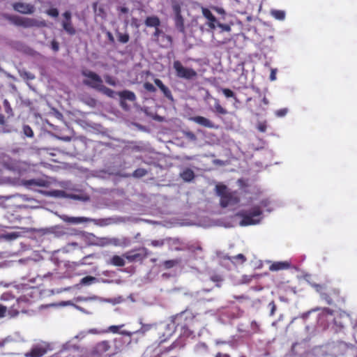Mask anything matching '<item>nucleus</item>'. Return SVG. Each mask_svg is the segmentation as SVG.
<instances>
[{"instance_id":"6e6552de","label":"nucleus","mask_w":357,"mask_h":357,"mask_svg":"<svg viewBox=\"0 0 357 357\" xmlns=\"http://www.w3.org/2000/svg\"><path fill=\"white\" fill-rule=\"evenodd\" d=\"M149 255L148 250L144 247H142L126 252L123 255V257L129 262L142 261Z\"/></svg>"},{"instance_id":"39448f33","label":"nucleus","mask_w":357,"mask_h":357,"mask_svg":"<svg viewBox=\"0 0 357 357\" xmlns=\"http://www.w3.org/2000/svg\"><path fill=\"white\" fill-rule=\"evenodd\" d=\"M173 68L177 77L186 80L194 79L197 77V73L192 68H187L183 66L181 62L176 60L173 63Z\"/></svg>"},{"instance_id":"bf43d9fd","label":"nucleus","mask_w":357,"mask_h":357,"mask_svg":"<svg viewBox=\"0 0 357 357\" xmlns=\"http://www.w3.org/2000/svg\"><path fill=\"white\" fill-rule=\"evenodd\" d=\"M270 79L271 80H275V73L274 70L271 71V75H270Z\"/></svg>"},{"instance_id":"58836bf2","label":"nucleus","mask_w":357,"mask_h":357,"mask_svg":"<svg viewBox=\"0 0 357 357\" xmlns=\"http://www.w3.org/2000/svg\"><path fill=\"white\" fill-rule=\"evenodd\" d=\"M216 26L221 29L222 31L230 32L231 30V26L227 24H222L220 22H217Z\"/></svg>"},{"instance_id":"a19ab883","label":"nucleus","mask_w":357,"mask_h":357,"mask_svg":"<svg viewBox=\"0 0 357 357\" xmlns=\"http://www.w3.org/2000/svg\"><path fill=\"white\" fill-rule=\"evenodd\" d=\"M46 13L52 17H57L59 16V10L57 8H55L48 9L46 11Z\"/></svg>"},{"instance_id":"f03ea898","label":"nucleus","mask_w":357,"mask_h":357,"mask_svg":"<svg viewBox=\"0 0 357 357\" xmlns=\"http://www.w3.org/2000/svg\"><path fill=\"white\" fill-rule=\"evenodd\" d=\"M197 321L196 314L190 309H185L172 318V323L176 330L188 329Z\"/></svg>"},{"instance_id":"9d476101","label":"nucleus","mask_w":357,"mask_h":357,"mask_svg":"<svg viewBox=\"0 0 357 357\" xmlns=\"http://www.w3.org/2000/svg\"><path fill=\"white\" fill-rule=\"evenodd\" d=\"M322 299L330 305H335L336 303H339L342 300L340 296V291L337 289H332L328 292L322 294Z\"/></svg>"},{"instance_id":"1a4fd4ad","label":"nucleus","mask_w":357,"mask_h":357,"mask_svg":"<svg viewBox=\"0 0 357 357\" xmlns=\"http://www.w3.org/2000/svg\"><path fill=\"white\" fill-rule=\"evenodd\" d=\"M172 10L174 14V24L177 30L182 33H185L184 19L181 15V8L178 3L172 4Z\"/></svg>"},{"instance_id":"8fccbe9b","label":"nucleus","mask_w":357,"mask_h":357,"mask_svg":"<svg viewBox=\"0 0 357 357\" xmlns=\"http://www.w3.org/2000/svg\"><path fill=\"white\" fill-rule=\"evenodd\" d=\"M121 326H111L108 328V331L113 333H117L119 332V330Z\"/></svg>"},{"instance_id":"dca6fc26","label":"nucleus","mask_w":357,"mask_h":357,"mask_svg":"<svg viewBox=\"0 0 357 357\" xmlns=\"http://www.w3.org/2000/svg\"><path fill=\"white\" fill-rule=\"evenodd\" d=\"M111 345L109 342L107 340H104L98 342L96 345L93 352L94 354L100 356L109 351Z\"/></svg>"},{"instance_id":"5701e85b","label":"nucleus","mask_w":357,"mask_h":357,"mask_svg":"<svg viewBox=\"0 0 357 357\" xmlns=\"http://www.w3.org/2000/svg\"><path fill=\"white\" fill-rule=\"evenodd\" d=\"M224 259L229 260L233 264H243L246 261V257L243 254H238L237 255L230 257L229 255H225L223 257Z\"/></svg>"},{"instance_id":"ddd939ff","label":"nucleus","mask_w":357,"mask_h":357,"mask_svg":"<svg viewBox=\"0 0 357 357\" xmlns=\"http://www.w3.org/2000/svg\"><path fill=\"white\" fill-rule=\"evenodd\" d=\"M189 120L204 128H217L213 121L202 116H192L189 118Z\"/></svg>"},{"instance_id":"052dcab7","label":"nucleus","mask_w":357,"mask_h":357,"mask_svg":"<svg viewBox=\"0 0 357 357\" xmlns=\"http://www.w3.org/2000/svg\"><path fill=\"white\" fill-rule=\"evenodd\" d=\"M120 10L123 13H127L128 12V8L126 7H121Z\"/></svg>"},{"instance_id":"a211bd4d","label":"nucleus","mask_w":357,"mask_h":357,"mask_svg":"<svg viewBox=\"0 0 357 357\" xmlns=\"http://www.w3.org/2000/svg\"><path fill=\"white\" fill-rule=\"evenodd\" d=\"M119 96L121 99V105L123 106L125 100H128L130 101H135L136 100L135 94L130 91L124 90L118 93Z\"/></svg>"},{"instance_id":"aec40b11","label":"nucleus","mask_w":357,"mask_h":357,"mask_svg":"<svg viewBox=\"0 0 357 357\" xmlns=\"http://www.w3.org/2000/svg\"><path fill=\"white\" fill-rule=\"evenodd\" d=\"M144 24L147 27L157 28L160 26V20L156 15L148 16L144 20Z\"/></svg>"},{"instance_id":"4c0bfd02","label":"nucleus","mask_w":357,"mask_h":357,"mask_svg":"<svg viewBox=\"0 0 357 357\" xmlns=\"http://www.w3.org/2000/svg\"><path fill=\"white\" fill-rule=\"evenodd\" d=\"M312 287L316 290V291H317L318 293L320 294L321 298H322V294L326 293L324 291L326 289L325 287L322 284H315V283L312 284Z\"/></svg>"},{"instance_id":"e433bc0d","label":"nucleus","mask_w":357,"mask_h":357,"mask_svg":"<svg viewBox=\"0 0 357 357\" xmlns=\"http://www.w3.org/2000/svg\"><path fill=\"white\" fill-rule=\"evenodd\" d=\"M23 132L24 135H26L28 137H33V131L32 128L28 125H24L23 126Z\"/></svg>"},{"instance_id":"b1692460","label":"nucleus","mask_w":357,"mask_h":357,"mask_svg":"<svg viewBox=\"0 0 357 357\" xmlns=\"http://www.w3.org/2000/svg\"><path fill=\"white\" fill-rule=\"evenodd\" d=\"M172 43L173 40L172 36L165 33L160 38L159 44L162 47H167L168 46H170Z\"/></svg>"},{"instance_id":"2f4dec72","label":"nucleus","mask_w":357,"mask_h":357,"mask_svg":"<svg viewBox=\"0 0 357 357\" xmlns=\"http://www.w3.org/2000/svg\"><path fill=\"white\" fill-rule=\"evenodd\" d=\"M273 17L279 20H283L285 17V13L281 10H273L271 11Z\"/></svg>"},{"instance_id":"4be33fe9","label":"nucleus","mask_w":357,"mask_h":357,"mask_svg":"<svg viewBox=\"0 0 357 357\" xmlns=\"http://www.w3.org/2000/svg\"><path fill=\"white\" fill-rule=\"evenodd\" d=\"M180 177L185 182H190L195 178V175L191 169L185 168L180 173Z\"/></svg>"},{"instance_id":"de8ad7c7","label":"nucleus","mask_w":357,"mask_h":357,"mask_svg":"<svg viewBox=\"0 0 357 357\" xmlns=\"http://www.w3.org/2000/svg\"><path fill=\"white\" fill-rule=\"evenodd\" d=\"M266 128H267V125H266V122H265V121L259 123L257 126L258 130L261 132H265L266 131Z\"/></svg>"},{"instance_id":"2eb2a0df","label":"nucleus","mask_w":357,"mask_h":357,"mask_svg":"<svg viewBox=\"0 0 357 357\" xmlns=\"http://www.w3.org/2000/svg\"><path fill=\"white\" fill-rule=\"evenodd\" d=\"M202 13L203 16L208 20L207 26L211 29H215L216 28V24L218 21L216 17L213 15L211 10L207 8H202Z\"/></svg>"},{"instance_id":"7ed1b4c3","label":"nucleus","mask_w":357,"mask_h":357,"mask_svg":"<svg viewBox=\"0 0 357 357\" xmlns=\"http://www.w3.org/2000/svg\"><path fill=\"white\" fill-rule=\"evenodd\" d=\"M262 210L259 206H253L250 211H243L239 213L241 217V225L248 226L257 224L261 219Z\"/></svg>"},{"instance_id":"c756f323","label":"nucleus","mask_w":357,"mask_h":357,"mask_svg":"<svg viewBox=\"0 0 357 357\" xmlns=\"http://www.w3.org/2000/svg\"><path fill=\"white\" fill-rule=\"evenodd\" d=\"M181 260L180 259H170V260H166L163 262V266L166 269H169L173 268L174 266L178 265L180 264Z\"/></svg>"},{"instance_id":"338daca9","label":"nucleus","mask_w":357,"mask_h":357,"mask_svg":"<svg viewBox=\"0 0 357 357\" xmlns=\"http://www.w3.org/2000/svg\"><path fill=\"white\" fill-rule=\"evenodd\" d=\"M114 355V353H113V354H107V356L108 357H112V356H113Z\"/></svg>"},{"instance_id":"c03bdc74","label":"nucleus","mask_w":357,"mask_h":357,"mask_svg":"<svg viewBox=\"0 0 357 357\" xmlns=\"http://www.w3.org/2000/svg\"><path fill=\"white\" fill-rule=\"evenodd\" d=\"M151 244L153 247H162L165 244V242H164V240H162V239L153 240L151 242Z\"/></svg>"},{"instance_id":"473e14b6","label":"nucleus","mask_w":357,"mask_h":357,"mask_svg":"<svg viewBox=\"0 0 357 357\" xmlns=\"http://www.w3.org/2000/svg\"><path fill=\"white\" fill-rule=\"evenodd\" d=\"M148 172L144 168H138L132 173V176L135 178H142L147 174Z\"/></svg>"},{"instance_id":"a878e982","label":"nucleus","mask_w":357,"mask_h":357,"mask_svg":"<svg viewBox=\"0 0 357 357\" xmlns=\"http://www.w3.org/2000/svg\"><path fill=\"white\" fill-rule=\"evenodd\" d=\"M109 264H111L113 266H125V261L123 257L119 256V255H114L109 261Z\"/></svg>"},{"instance_id":"603ef678","label":"nucleus","mask_w":357,"mask_h":357,"mask_svg":"<svg viewBox=\"0 0 357 357\" xmlns=\"http://www.w3.org/2000/svg\"><path fill=\"white\" fill-rule=\"evenodd\" d=\"M269 306L271 307V315H273L276 310V305L275 303L272 301L269 303Z\"/></svg>"},{"instance_id":"4d7b16f0","label":"nucleus","mask_w":357,"mask_h":357,"mask_svg":"<svg viewBox=\"0 0 357 357\" xmlns=\"http://www.w3.org/2000/svg\"><path fill=\"white\" fill-rule=\"evenodd\" d=\"M213 9L219 14H225V10L222 8L214 7Z\"/></svg>"},{"instance_id":"680f3d73","label":"nucleus","mask_w":357,"mask_h":357,"mask_svg":"<svg viewBox=\"0 0 357 357\" xmlns=\"http://www.w3.org/2000/svg\"><path fill=\"white\" fill-rule=\"evenodd\" d=\"M60 139H61L62 140L66 141V142H69L71 140L70 137H61Z\"/></svg>"},{"instance_id":"ea45409f","label":"nucleus","mask_w":357,"mask_h":357,"mask_svg":"<svg viewBox=\"0 0 357 357\" xmlns=\"http://www.w3.org/2000/svg\"><path fill=\"white\" fill-rule=\"evenodd\" d=\"M104 78L107 84L113 86H115L116 85V82L115 79L112 77L111 75H105Z\"/></svg>"},{"instance_id":"f257e3e1","label":"nucleus","mask_w":357,"mask_h":357,"mask_svg":"<svg viewBox=\"0 0 357 357\" xmlns=\"http://www.w3.org/2000/svg\"><path fill=\"white\" fill-rule=\"evenodd\" d=\"M215 191L220 197V206L222 208L234 206L241 202L240 193L236 190H231L225 185H217Z\"/></svg>"},{"instance_id":"864d4df0","label":"nucleus","mask_w":357,"mask_h":357,"mask_svg":"<svg viewBox=\"0 0 357 357\" xmlns=\"http://www.w3.org/2000/svg\"><path fill=\"white\" fill-rule=\"evenodd\" d=\"M251 327L253 330H255V331H258L259 329V324L257 323V321H252V323H251Z\"/></svg>"},{"instance_id":"7c9ffc66","label":"nucleus","mask_w":357,"mask_h":357,"mask_svg":"<svg viewBox=\"0 0 357 357\" xmlns=\"http://www.w3.org/2000/svg\"><path fill=\"white\" fill-rule=\"evenodd\" d=\"M116 36L118 41L123 44L127 43L130 40V36L127 33L118 32Z\"/></svg>"},{"instance_id":"c85d7f7f","label":"nucleus","mask_w":357,"mask_h":357,"mask_svg":"<svg viewBox=\"0 0 357 357\" xmlns=\"http://www.w3.org/2000/svg\"><path fill=\"white\" fill-rule=\"evenodd\" d=\"M99 92L102 93V94L107 96L109 98H114L115 92L112 89L105 86L104 84L101 86Z\"/></svg>"},{"instance_id":"393cba45","label":"nucleus","mask_w":357,"mask_h":357,"mask_svg":"<svg viewBox=\"0 0 357 357\" xmlns=\"http://www.w3.org/2000/svg\"><path fill=\"white\" fill-rule=\"evenodd\" d=\"M214 100H215L214 112H215L218 114H221V115L227 114H228L227 110L220 105V100L217 98H215Z\"/></svg>"},{"instance_id":"412c9836","label":"nucleus","mask_w":357,"mask_h":357,"mask_svg":"<svg viewBox=\"0 0 357 357\" xmlns=\"http://www.w3.org/2000/svg\"><path fill=\"white\" fill-rule=\"evenodd\" d=\"M291 266V264L288 261H277L273 263L270 267L269 270L271 271H278L280 270L288 269Z\"/></svg>"},{"instance_id":"13d9d810","label":"nucleus","mask_w":357,"mask_h":357,"mask_svg":"<svg viewBox=\"0 0 357 357\" xmlns=\"http://www.w3.org/2000/svg\"><path fill=\"white\" fill-rule=\"evenodd\" d=\"M138 20L136 18L132 19V25L135 26L136 28H138L139 26V24L137 23Z\"/></svg>"},{"instance_id":"f8f14e48","label":"nucleus","mask_w":357,"mask_h":357,"mask_svg":"<svg viewBox=\"0 0 357 357\" xmlns=\"http://www.w3.org/2000/svg\"><path fill=\"white\" fill-rule=\"evenodd\" d=\"M13 9L22 14H32L35 12V7L30 3L17 2L13 5Z\"/></svg>"},{"instance_id":"49530a36","label":"nucleus","mask_w":357,"mask_h":357,"mask_svg":"<svg viewBox=\"0 0 357 357\" xmlns=\"http://www.w3.org/2000/svg\"><path fill=\"white\" fill-rule=\"evenodd\" d=\"M185 136L191 141H195L197 140V136L195 133H193L191 131H188L185 132Z\"/></svg>"},{"instance_id":"cd10ccee","label":"nucleus","mask_w":357,"mask_h":357,"mask_svg":"<svg viewBox=\"0 0 357 357\" xmlns=\"http://www.w3.org/2000/svg\"><path fill=\"white\" fill-rule=\"evenodd\" d=\"M165 33V32L160 29V26L155 28V31L152 34L153 40L156 43H160V38Z\"/></svg>"},{"instance_id":"4468645a","label":"nucleus","mask_w":357,"mask_h":357,"mask_svg":"<svg viewBox=\"0 0 357 357\" xmlns=\"http://www.w3.org/2000/svg\"><path fill=\"white\" fill-rule=\"evenodd\" d=\"M47 347L43 345L34 346L29 352L24 354L25 357H42L47 352Z\"/></svg>"},{"instance_id":"5fc2aeb1","label":"nucleus","mask_w":357,"mask_h":357,"mask_svg":"<svg viewBox=\"0 0 357 357\" xmlns=\"http://www.w3.org/2000/svg\"><path fill=\"white\" fill-rule=\"evenodd\" d=\"M214 357H231L229 354L218 352Z\"/></svg>"},{"instance_id":"bb28decb","label":"nucleus","mask_w":357,"mask_h":357,"mask_svg":"<svg viewBox=\"0 0 357 357\" xmlns=\"http://www.w3.org/2000/svg\"><path fill=\"white\" fill-rule=\"evenodd\" d=\"M220 91L223 93V95L227 98H232L235 100L236 102H238V98L235 94V93L228 88H220Z\"/></svg>"},{"instance_id":"0e129e2a","label":"nucleus","mask_w":357,"mask_h":357,"mask_svg":"<svg viewBox=\"0 0 357 357\" xmlns=\"http://www.w3.org/2000/svg\"><path fill=\"white\" fill-rule=\"evenodd\" d=\"M263 102L265 105H267L268 103V101L266 97L263 98Z\"/></svg>"},{"instance_id":"423d86ee","label":"nucleus","mask_w":357,"mask_h":357,"mask_svg":"<svg viewBox=\"0 0 357 357\" xmlns=\"http://www.w3.org/2000/svg\"><path fill=\"white\" fill-rule=\"evenodd\" d=\"M82 75L85 77L83 84L91 89L98 91L103 85V81L100 76L91 70H82Z\"/></svg>"},{"instance_id":"3c124183","label":"nucleus","mask_w":357,"mask_h":357,"mask_svg":"<svg viewBox=\"0 0 357 357\" xmlns=\"http://www.w3.org/2000/svg\"><path fill=\"white\" fill-rule=\"evenodd\" d=\"M151 328V325H143L142 326V328L139 329V332L142 333H145L146 331H148L149 330H150Z\"/></svg>"},{"instance_id":"f704fd0d","label":"nucleus","mask_w":357,"mask_h":357,"mask_svg":"<svg viewBox=\"0 0 357 357\" xmlns=\"http://www.w3.org/2000/svg\"><path fill=\"white\" fill-rule=\"evenodd\" d=\"M210 280L214 282H216L217 287H220V285L218 283L223 281V277L220 274L213 273L210 276Z\"/></svg>"},{"instance_id":"6e6d98bb","label":"nucleus","mask_w":357,"mask_h":357,"mask_svg":"<svg viewBox=\"0 0 357 357\" xmlns=\"http://www.w3.org/2000/svg\"><path fill=\"white\" fill-rule=\"evenodd\" d=\"M107 36L108 40H109L110 43H114V38L111 32L108 31L107 33Z\"/></svg>"},{"instance_id":"09e8293b","label":"nucleus","mask_w":357,"mask_h":357,"mask_svg":"<svg viewBox=\"0 0 357 357\" xmlns=\"http://www.w3.org/2000/svg\"><path fill=\"white\" fill-rule=\"evenodd\" d=\"M51 47H52V49L54 51V52H58L59 50V43L56 40H52V43H51Z\"/></svg>"},{"instance_id":"774afa93","label":"nucleus","mask_w":357,"mask_h":357,"mask_svg":"<svg viewBox=\"0 0 357 357\" xmlns=\"http://www.w3.org/2000/svg\"><path fill=\"white\" fill-rule=\"evenodd\" d=\"M99 10H100V12H103V9L102 8H100Z\"/></svg>"},{"instance_id":"79ce46f5","label":"nucleus","mask_w":357,"mask_h":357,"mask_svg":"<svg viewBox=\"0 0 357 357\" xmlns=\"http://www.w3.org/2000/svg\"><path fill=\"white\" fill-rule=\"evenodd\" d=\"M144 88L149 92L154 93L156 91L155 87L150 82H145L144 84Z\"/></svg>"},{"instance_id":"20e7f679","label":"nucleus","mask_w":357,"mask_h":357,"mask_svg":"<svg viewBox=\"0 0 357 357\" xmlns=\"http://www.w3.org/2000/svg\"><path fill=\"white\" fill-rule=\"evenodd\" d=\"M8 19L15 25L22 26L24 28L46 26V22L45 20L39 21L34 18L23 17L16 15L10 16Z\"/></svg>"},{"instance_id":"9b49d317","label":"nucleus","mask_w":357,"mask_h":357,"mask_svg":"<svg viewBox=\"0 0 357 357\" xmlns=\"http://www.w3.org/2000/svg\"><path fill=\"white\" fill-rule=\"evenodd\" d=\"M62 15L64 17L61 23L63 30L70 36H74L76 33V29L73 24L71 13L67 10Z\"/></svg>"},{"instance_id":"a18cd8bd","label":"nucleus","mask_w":357,"mask_h":357,"mask_svg":"<svg viewBox=\"0 0 357 357\" xmlns=\"http://www.w3.org/2000/svg\"><path fill=\"white\" fill-rule=\"evenodd\" d=\"M8 311V305L0 304V318L3 317L6 315V312Z\"/></svg>"},{"instance_id":"0eeeda50","label":"nucleus","mask_w":357,"mask_h":357,"mask_svg":"<svg viewBox=\"0 0 357 357\" xmlns=\"http://www.w3.org/2000/svg\"><path fill=\"white\" fill-rule=\"evenodd\" d=\"M1 300L7 302L8 312L10 317H14L19 314L20 302L18 298H16L10 293L6 292L1 295Z\"/></svg>"},{"instance_id":"37998d69","label":"nucleus","mask_w":357,"mask_h":357,"mask_svg":"<svg viewBox=\"0 0 357 357\" xmlns=\"http://www.w3.org/2000/svg\"><path fill=\"white\" fill-rule=\"evenodd\" d=\"M287 112H288L287 108H282V109L276 110L275 112V114L278 117H283L287 114Z\"/></svg>"},{"instance_id":"e2e57ef3","label":"nucleus","mask_w":357,"mask_h":357,"mask_svg":"<svg viewBox=\"0 0 357 357\" xmlns=\"http://www.w3.org/2000/svg\"><path fill=\"white\" fill-rule=\"evenodd\" d=\"M324 310L328 314H332L333 311L329 308H324Z\"/></svg>"},{"instance_id":"c9c22d12","label":"nucleus","mask_w":357,"mask_h":357,"mask_svg":"<svg viewBox=\"0 0 357 357\" xmlns=\"http://www.w3.org/2000/svg\"><path fill=\"white\" fill-rule=\"evenodd\" d=\"M96 280V278L93 276H86L80 280V284L82 285H89Z\"/></svg>"},{"instance_id":"72a5a7b5","label":"nucleus","mask_w":357,"mask_h":357,"mask_svg":"<svg viewBox=\"0 0 357 357\" xmlns=\"http://www.w3.org/2000/svg\"><path fill=\"white\" fill-rule=\"evenodd\" d=\"M3 105L6 113L8 116H13V109L10 106L9 101L7 99H5L3 100Z\"/></svg>"},{"instance_id":"69168bd1","label":"nucleus","mask_w":357,"mask_h":357,"mask_svg":"<svg viewBox=\"0 0 357 357\" xmlns=\"http://www.w3.org/2000/svg\"><path fill=\"white\" fill-rule=\"evenodd\" d=\"M97 5H98V3H97V2H96V3H93V9H94L95 10H96Z\"/></svg>"},{"instance_id":"6ab92c4d","label":"nucleus","mask_w":357,"mask_h":357,"mask_svg":"<svg viewBox=\"0 0 357 357\" xmlns=\"http://www.w3.org/2000/svg\"><path fill=\"white\" fill-rule=\"evenodd\" d=\"M61 218L66 222L73 223V224H79L82 222H87L90 221V219L84 217H69L68 215H63L61 217Z\"/></svg>"},{"instance_id":"f3484780","label":"nucleus","mask_w":357,"mask_h":357,"mask_svg":"<svg viewBox=\"0 0 357 357\" xmlns=\"http://www.w3.org/2000/svg\"><path fill=\"white\" fill-rule=\"evenodd\" d=\"M155 84L160 89V91L163 93L164 96L170 101H174V97L170 89L165 86L162 82L160 79H154Z\"/></svg>"}]
</instances>
